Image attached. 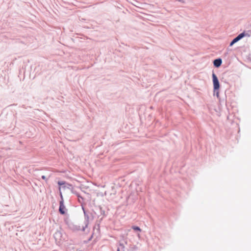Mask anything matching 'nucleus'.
Listing matches in <instances>:
<instances>
[{"instance_id":"423d86ee","label":"nucleus","mask_w":251,"mask_h":251,"mask_svg":"<svg viewBox=\"0 0 251 251\" xmlns=\"http://www.w3.org/2000/svg\"><path fill=\"white\" fill-rule=\"evenodd\" d=\"M58 184L59 186H61V185L65 184V181H58Z\"/></svg>"},{"instance_id":"f257e3e1","label":"nucleus","mask_w":251,"mask_h":251,"mask_svg":"<svg viewBox=\"0 0 251 251\" xmlns=\"http://www.w3.org/2000/svg\"><path fill=\"white\" fill-rule=\"evenodd\" d=\"M212 78H213V87L214 90H218L220 88V84L218 80V79L216 76V75L213 73L212 74Z\"/></svg>"},{"instance_id":"20e7f679","label":"nucleus","mask_w":251,"mask_h":251,"mask_svg":"<svg viewBox=\"0 0 251 251\" xmlns=\"http://www.w3.org/2000/svg\"><path fill=\"white\" fill-rule=\"evenodd\" d=\"M222 64V60L221 59H217L214 61V65L215 66L218 67Z\"/></svg>"},{"instance_id":"0eeeda50","label":"nucleus","mask_w":251,"mask_h":251,"mask_svg":"<svg viewBox=\"0 0 251 251\" xmlns=\"http://www.w3.org/2000/svg\"><path fill=\"white\" fill-rule=\"evenodd\" d=\"M42 178L43 179H46V176H42Z\"/></svg>"},{"instance_id":"39448f33","label":"nucleus","mask_w":251,"mask_h":251,"mask_svg":"<svg viewBox=\"0 0 251 251\" xmlns=\"http://www.w3.org/2000/svg\"><path fill=\"white\" fill-rule=\"evenodd\" d=\"M132 228L135 230H138L139 231H141V228L138 227V226H132Z\"/></svg>"},{"instance_id":"f03ea898","label":"nucleus","mask_w":251,"mask_h":251,"mask_svg":"<svg viewBox=\"0 0 251 251\" xmlns=\"http://www.w3.org/2000/svg\"><path fill=\"white\" fill-rule=\"evenodd\" d=\"M60 196H61V198L62 200L60 201V203H59L60 205H59V211L61 214H64L65 213L66 208L64 204L63 197H62V194L61 192H60Z\"/></svg>"},{"instance_id":"7ed1b4c3","label":"nucleus","mask_w":251,"mask_h":251,"mask_svg":"<svg viewBox=\"0 0 251 251\" xmlns=\"http://www.w3.org/2000/svg\"><path fill=\"white\" fill-rule=\"evenodd\" d=\"M245 34L243 33L240 34L236 38H235L230 44V46H232L234 43L240 40L241 38L244 37Z\"/></svg>"},{"instance_id":"6e6552de","label":"nucleus","mask_w":251,"mask_h":251,"mask_svg":"<svg viewBox=\"0 0 251 251\" xmlns=\"http://www.w3.org/2000/svg\"><path fill=\"white\" fill-rule=\"evenodd\" d=\"M217 96H218V95H219V92H217Z\"/></svg>"}]
</instances>
